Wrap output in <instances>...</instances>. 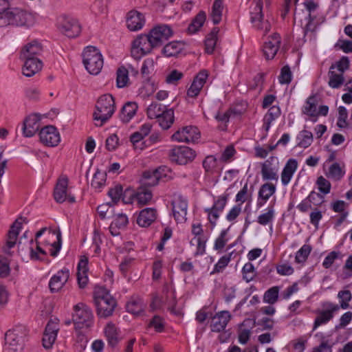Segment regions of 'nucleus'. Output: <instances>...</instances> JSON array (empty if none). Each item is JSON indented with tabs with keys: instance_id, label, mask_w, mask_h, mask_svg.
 <instances>
[{
	"instance_id": "338daca9",
	"label": "nucleus",
	"mask_w": 352,
	"mask_h": 352,
	"mask_svg": "<svg viewBox=\"0 0 352 352\" xmlns=\"http://www.w3.org/2000/svg\"><path fill=\"white\" fill-rule=\"evenodd\" d=\"M87 330H78L77 332V349L79 351H83L87 346L88 339L85 336V333Z\"/></svg>"
},
{
	"instance_id": "a18cd8bd",
	"label": "nucleus",
	"mask_w": 352,
	"mask_h": 352,
	"mask_svg": "<svg viewBox=\"0 0 352 352\" xmlns=\"http://www.w3.org/2000/svg\"><path fill=\"white\" fill-rule=\"evenodd\" d=\"M296 139L298 140V146L306 148L312 144L314 137L311 131L302 130L298 133Z\"/></svg>"
},
{
	"instance_id": "f03ea898",
	"label": "nucleus",
	"mask_w": 352,
	"mask_h": 352,
	"mask_svg": "<svg viewBox=\"0 0 352 352\" xmlns=\"http://www.w3.org/2000/svg\"><path fill=\"white\" fill-rule=\"evenodd\" d=\"M82 56L85 67L90 74L97 75L100 72L104 61L99 50L94 46H88L85 48Z\"/></svg>"
},
{
	"instance_id": "f8f14e48",
	"label": "nucleus",
	"mask_w": 352,
	"mask_h": 352,
	"mask_svg": "<svg viewBox=\"0 0 352 352\" xmlns=\"http://www.w3.org/2000/svg\"><path fill=\"white\" fill-rule=\"evenodd\" d=\"M27 223V218L20 217L18 219H16L15 221L12 223L8 233L6 244L3 248V252L6 254L11 255L10 249L13 248L16 245L18 235L19 234L20 230L22 228L23 223Z\"/></svg>"
},
{
	"instance_id": "2eb2a0df",
	"label": "nucleus",
	"mask_w": 352,
	"mask_h": 352,
	"mask_svg": "<svg viewBox=\"0 0 352 352\" xmlns=\"http://www.w3.org/2000/svg\"><path fill=\"white\" fill-rule=\"evenodd\" d=\"M148 34L151 43L156 47L162 45L173 35V30L167 25H159L151 29Z\"/></svg>"
},
{
	"instance_id": "de8ad7c7",
	"label": "nucleus",
	"mask_w": 352,
	"mask_h": 352,
	"mask_svg": "<svg viewBox=\"0 0 352 352\" xmlns=\"http://www.w3.org/2000/svg\"><path fill=\"white\" fill-rule=\"evenodd\" d=\"M182 50V45L180 43L173 41L166 44L164 47L162 52L166 56L170 57L177 56L179 53H180Z\"/></svg>"
},
{
	"instance_id": "e2e57ef3",
	"label": "nucleus",
	"mask_w": 352,
	"mask_h": 352,
	"mask_svg": "<svg viewBox=\"0 0 352 352\" xmlns=\"http://www.w3.org/2000/svg\"><path fill=\"white\" fill-rule=\"evenodd\" d=\"M129 223L128 217L123 213H118L113 215V224L119 230L124 229Z\"/></svg>"
},
{
	"instance_id": "7c9ffc66",
	"label": "nucleus",
	"mask_w": 352,
	"mask_h": 352,
	"mask_svg": "<svg viewBox=\"0 0 352 352\" xmlns=\"http://www.w3.org/2000/svg\"><path fill=\"white\" fill-rule=\"evenodd\" d=\"M88 258L82 256L78 264L77 279L79 287L84 288L88 283Z\"/></svg>"
},
{
	"instance_id": "cd10ccee",
	"label": "nucleus",
	"mask_w": 352,
	"mask_h": 352,
	"mask_svg": "<svg viewBox=\"0 0 352 352\" xmlns=\"http://www.w3.org/2000/svg\"><path fill=\"white\" fill-rule=\"evenodd\" d=\"M40 118L37 114H32L23 122V131L25 137H32L40 127Z\"/></svg>"
},
{
	"instance_id": "f3484780",
	"label": "nucleus",
	"mask_w": 352,
	"mask_h": 352,
	"mask_svg": "<svg viewBox=\"0 0 352 352\" xmlns=\"http://www.w3.org/2000/svg\"><path fill=\"white\" fill-rule=\"evenodd\" d=\"M278 166L277 158L270 157L261 165V175L263 180L275 181L278 179Z\"/></svg>"
},
{
	"instance_id": "a211bd4d",
	"label": "nucleus",
	"mask_w": 352,
	"mask_h": 352,
	"mask_svg": "<svg viewBox=\"0 0 352 352\" xmlns=\"http://www.w3.org/2000/svg\"><path fill=\"white\" fill-rule=\"evenodd\" d=\"M153 47H155L151 43L149 34H141L133 41L131 53L133 56H135V54L139 52L141 53V55H145L151 52Z\"/></svg>"
},
{
	"instance_id": "09e8293b",
	"label": "nucleus",
	"mask_w": 352,
	"mask_h": 352,
	"mask_svg": "<svg viewBox=\"0 0 352 352\" xmlns=\"http://www.w3.org/2000/svg\"><path fill=\"white\" fill-rule=\"evenodd\" d=\"M206 19V14L205 12L200 11L190 24L188 31L191 33H195L198 31L204 25Z\"/></svg>"
},
{
	"instance_id": "dca6fc26",
	"label": "nucleus",
	"mask_w": 352,
	"mask_h": 352,
	"mask_svg": "<svg viewBox=\"0 0 352 352\" xmlns=\"http://www.w3.org/2000/svg\"><path fill=\"white\" fill-rule=\"evenodd\" d=\"M322 306L324 308H326V309L318 312L314 323L312 331H314L320 325L324 324L330 321L333 318V314L340 309L338 305L330 302L324 303Z\"/></svg>"
},
{
	"instance_id": "864d4df0",
	"label": "nucleus",
	"mask_w": 352,
	"mask_h": 352,
	"mask_svg": "<svg viewBox=\"0 0 352 352\" xmlns=\"http://www.w3.org/2000/svg\"><path fill=\"white\" fill-rule=\"evenodd\" d=\"M106 179V173L98 170L94 175V177L91 181V186L95 188L100 189L104 186Z\"/></svg>"
},
{
	"instance_id": "6e6d98bb",
	"label": "nucleus",
	"mask_w": 352,
	"mask_h": 352,
	"mask_svg": "<svg viewBox=\"0 0 352 352\" xmlns=\"http://www.w3.org/2000/svg\"><path fill=\"white\" fill-rule=\"evenodd\" d=\"M217 166V162L213 155L207 156L203 161V167L208 173H213Z\"/></svg>"
},
{
	"instance_id": "37998d69",
	"label": "nucleus",
	"mask_w": 352,
	"mask_h": 352,
	"mask_svg": "<svg viewBox=\"0 0 352 352\" xmlns=\"http://www.w3.org/2000/svg\"><path fill=\"white\" fill-rule=\"evenodd\" d=\"M302 113L311 117L318 116L317 99L315 96H311L307 99L302 107Z\"/></svg>"
},
{
	"instance_id": "2f4dec72",
	"label": "nucleus",
	"mask_w": 352,
	"mask_h": 352,
	"mask_svg": "<svg viewBox=\"0 0 352 352\" xmlns=\"http://www.w3.org/2000/svg\"><path fill=\"white\" fill-rule=\"evenodd\" d=\"M156 217V210L153 208H146L140 211L137 223L141 227H148L155 220Z\"/></svg>"
},
{
	"instance_id": "4be33fe9",
	"label": "nucleus",
	"mask_w": 352,
	"mask_h": 352,
	"mask_svg": "<svg viewBox=\"0 0 352 352\" xmlns=\"http://www.w3.org/2000/svg\"><path fill=\"white\" fill-rule=\"evenodd\" d=\"M126 27L130 31H139L144 27L146 19L144 14L132 10L129 11L126 17Z\"/></svg>"
},
{
	"instance_id": "f257e3e1",
	"label": "nucleus",
	"mask_w": 352,
	"mask_h": 352,
	"mask_svg": "<svg viewBox=\"0 0 352 352\" xmlns=\"http://www.w3.org/2000/svg\"><path fill=\"white\" fill-rule=\"evenodd\" d=\"M29 334L28 329L22 324L16 325L5 333V349L8 352H21Z\"/></svg>"
},
{
	"instance_id": "473e14b6",
	"label": "nucleus",
	"mask_w": 352,
	"mask_h": 352,
	"mask_svg": "<svg viewBox=\"0 0 352 352\" xmlns=\"http://www.w3.org/2000/svg\"><path fill=\"white\" fill-rule=\"evenodd\" d=\"M276 192V186L272 183L263 184L258 190L257 206L262 207Z\"/></svg>"
},
{
	"instance_id": "6e6552de",
	"label": "nucleus",
	"mask_w": 352,
	"mask_h": 352,
	"mask_svg": "<svg viewBox=\"0 0 352 352\" xmlns=\"http://www.w3.org/2000/svg\"><path fill=\"white\" fill-rule=\"evenodd\" d=\"M168 172L169 170L165 166L144 171L140 179L141 186L146 188L157 185L160 180L167 177Z\"/></svg>"
},
{
	"instance_id": "bb28decb",
	"label": "nucleus",
	"mask_w": 352,
	"mask_h": 352,
	"mask_svg": "<svg viewBox=\"0 0 352 352\" xmlns=\"http://www.w3.org/2000/svg\"><path fill=\"white\" fill-rule=\"evenodd\" d=\"M58 331V327L56 322L50 321L47 324L43 337V345L45 349L52 348L56 339Z\"/></svg>"
},
{
	"instance_id": "9d476101",
	"label": "nucleus",
	"mask_w": 352,
	"mask_h": 352,
	"mask_svg": "<svg viewBox=\"0 0 352 352\" xmlns=\"http://www.w3.org/2000/svg\"><path fill=\"white\" fill-rule=\"evenodd\" d=\"M228 197V194H223L219 196L214 201L213 205L211 208L204 209V212L207 213L208 221L212 227L216 226L217 219L227 204Z\"/></svg>"
},
{
	"instance_id": "0eeeda50",
	"label": "nucleus",
	"mask_w": 352,
	"mask_h": 352,
	"mask_svg": "<svg viewBox=\"0 0 352 352\" xmlns=\"http://www.w3.org/2000/svg\"><path fill=\"white\" fill-rule=\"evenodd\" d=\"M201 137L200 131L195 126H186L179 129L171 136L173 141L178 142L195 143Z\"/></svg>"
},
{
	"instance_id": "ddd939ff",
	"label": "nucleus",
	"mask_w": 352,
	"mask_h": 352,
	"mask_svg": "<svg viewBox=\"0 0 352 352\" xmlns=\"http://www.w3.org/2000/svg\"><path fill=\"white\" fill-rule=\"evenodd\" d=\"M10 23L13 26H31L34 23V16L20 8L9 9Z\"/></svg>"
},
{
	"instance_id": "39448f33",
	"label": "nucleus",
	"mask_w": 352,
	"mask_h": 352,
	"mask_svg": "<svg viewBox=\"0 0 352 352\" xmlns=\"http://www.w3.org/2000/svg\"><path fill=\"white\" fill-rule=\"evenodd\" d=\"M250 21L253 27L257 30L263 32L266 34L271 30V25L270 22L263 20V1L254 0L252 5L250 7Z\"/></svg>"
},
{
	"instance_id": "412c9836",
	"label": "nucleus",
	"mask_w": 352,
	"mask_h": 352,
	"mask_svg": "<svg viewBox=\"0 0 352 352\" xmlns=\"http://www.w3.org/2000/svg\"><path fill=\"white\" fill-rule=\"evenodd\" d=\"M135 192L131 189H126L123 192L122 186L118 184L114 189H111V204H116L122 198V201L124 204H132L135 201Z\"/></svg>"
},
{
	"instance_id": "603ef678",
	"label": "nucleus",
	"mask_w": 352,
	"mask_h": 352,
	"mask_svg": "<svg viewBox=\"0 0 352 352\" xmlns=\"http://www.w3.org/2000/svg\"><path fill=\"white\" fill-rule=\"evenodd\" d=\"M338 298L340 300V307L346 309L349 307V302L351 300L352 294L348 289H343L338 292Z\"/></svg>"
},
{
	"instance_id": "58836bf2",
	"label": "nucleus",
	"mask_w": 352,
	"mask_h": 352,
	"mask_svg": "<svg viewBox=\"0 0 352 352\" xmlns=\"http://www.w3.org/2000/svg\"><path fill=\"white\" fill-rule=\"evenodd\" d=\"M138 104L135 102H129L122 108L120 118L123 122H129L135 114Z\"/></svg>"
},
{
	"instance_id": "e433bc0d",
	"label": "nucleus",
	"mask_w": 352,
	"mask_h": 352,
	"mask_svg": "<svg viewBox=\"0 0 352 352\" xmlns=\"http://www.w3.org/2000/svg\"><path fill=\"white\" fill-rule=\"evenodd\" d=\"M223 10V3L222 0H214L210 13V18L214 24H219L221 21Z\"/></svg>"
},
{
	"instance_id": "680f3d73",
	"label": "nucleus",
	"mask_w": 352,
	"mask_h": 352,
	"mask_svg": "<svg viewBox=\"0 0 352 352\" xmlns=\"http://www.w3.org/2000/svg\"><path fill=\"white\" fill-rule=\"evenodd\" d=\"M316 184L319 191L322 194L327 195L330 192L331 187V183L323 176H320L318 177L316 180Z\"/></svg>"
},
{
	"instance_id": "c9c22d12",
	"label": "nucleus",
	"mask_w": 352,
	"mask_h": 352,
	"mask_svg": "<svg viewBox=\"0 0 352 352\" xmlns=\"http://www.w3.org/2000/svg\"><path fill=\"white\" fill-rule=\"evenodd\" d=\"M126 307L128 312L139 315L144 311L145 305L140 298L134 297L128 302Z\"/></svg>"
},
{
	"instance_id": "c85d7f7f",
	"label": "nucleus",
	"mask_w": 352,
	"mask_h": 352,
	"mask_svg": "<svg viewBox=\"0 0 352 352\" xmlns=\"http://www.w3.org/2000/svg\"><path fill=\"white\" fill-rule=\"evenodd\" d=\"M21 58L24 60L23 74L27 77H31L34 76L43 67V63L39 58Z\"/></svg>"
},
{
	"instance_id": "6ab92c4d",
	"label": "nucleus",
	"mask_w": 352,
	"mask_h": 352,
	"mask_svg": "<svg viewBox=\"0 0 352 352\" xmlns=\"http://www.w3.org/2000/svg\"><path fill=\"white\" fill-rule=\"evenodd\" d=\"M39 137L41 142L47 146H56L60 141L59 132L52 125L41 129Z\"/></svg>"
},
{
	"instance_id": "ea45409f",
	"label": "nucleus",
	"mask_w": 352,
	"mask_h": 352,
	"mask_svg": "<svg viewBox=\"0 0 352 352\" xmlns=\"http://www.w3.org/2000/svg\"><path fill=\"white\" fill-rule=\"evenodd\" d=\"M129 85V70L124 66H120L116 72V86L118 88H124Z\"/></svg>"
},
{
	"instance_id": "052dcab7",
	"label": "nucleus",
	"mask_w": 352,
	"mask_h": 352,
	"mask_svg": "<svg viewBox=\"0 0 352 352\" xmlns=\"http://www.w3.org/2000/svg\"><path fill=\"white\" fill-rule=\"evenodd\" d=\"M228 230H223L221 232L219 236L216 239L214 244V249L218 252H221L225 247L228 241L227 238Z\"/></svg>"
},
{
	"instance_id": "69168bd1",
	"label": "nucleus",
	"mask_w": 352,
	"mask_h": 352,
	"mask_svg": "<svg viewBox=\"0 0 352 352\" xmlns=\"http://www.w3.org/2000/svg\"><path fill=\"white\" fill-rule=\"evenodd\" d=\"M349 67V60L347 57L343 56L339 61L333 64L330 69L338 72L344 73Z\"/></svg>"
},
{
	"instance_id": "c03bdc74",
	"label": "nucleus",
	"mask_w": 352,
	"mask_h": 352,
	"mask_svg": "<svg viewBox=\"0 0 352 352\" xmlns=\"http://www.w3.org/2000/svg\"><path fill=\"white\" fill-rule=\"evenodd\" d=\"M166 106L153 102L146 109V114L150 119H157L166 110Z\"/></svg>"
},
{
	"instance_id": "4c0bfd02",
	"label": "nucleus",
	"mask_w": 352,
	"mask_h": 352,
	"mask_svg": "<svg viewBox=\"0 0 352 352\" xmlns=\"http://www.w3.org/2000/svg\"><path fill=\"white\" fill-rule=\"evenodd\" d=\"M42 52L41 45L34 41L23 47L21 52V58H29V54H41Z\"/></svg>"
},
{
	"instance_id": "8fccbe9b",
	"label": "nucleus",
	"mask_w": 352,
	"mask_h": 352,
	"mask_svg": "<svg viewBox=\"0 0 352 352\" xmlns=\"http://www.w3.org/2000/svg\"><path fill=\"white\" fill-rule=\"evenodd\" d=\"M275 212L273 207H268L267 212L257 217V222L261 226L272 224L274 219Z\"/></svg>"
},
{
	"instance_id": "bf43d9fd",
	"label": "nucleus",
	"mask_w": 352,
	"mask_h": 352,
	"mask_svg": "<svg viewBox=\"0 0 352 352\" xmlns=\"http://www.w3.org/2000/svg\"><path fill=\"white\" fill-rule=\"evenodd\" d=\"M347 118H348V112L346 109L343 107L340 106L338 107V118L337 121V126L339 128L343 129L346 128L348 126L347 122Z\"/></svg>"
},
{
	"instance_id": "1a4fd4ad",
	"label": "nucleus",
	"mask_w": 352,
	"mask_h": 352,
	"mask_svg": "<svg viewBox=\"0 0 352 352\" xmlns=\"http://www.w3.org/2000/svg\"><path fill=\"white\" fill-rule=\"evenodd\" d=\"M60 31L69 38L78 36L81 27L77 19L69 16H63L58 23Z\"/></svg>"
},
{
	"instance_id": "a19ab883",
	"label": "nucleus",
	"mask_w": 352,
	"mask_h": 352,
	"mask_svg": "<svg viewBox=\"0 0 352 352\" xmlns=\"http://www.w3.org/2000/svg\"><path fill=\"white\" fill-rule=\"evenodd\" d=\"M219 32V28H214L207 35L205 40L206 52L212 54L214 52L217 41V35Z\"/></svg>"
},
{
	"instance_id": "4d7b16f0",
	"label": "nucleus",
	"mask_w": 352,
	"mask_h": 352,
	"mask_svg": "<svg viewBox=\"0 0 352 352\" xmlns=\"http://www.w3.org/2000/svg\"><path fill=\"white\" fill-rule=\"evenodd\" d=\"M242 274L243 279L249 283L255 277V269L252 263H247L242 268Z\"/></svg>"
},
{
	"instance_id": "5fc2aeb1",
	"label": "nucleus",
	"mask_w": 352,
	"mask_h": 352,
	"mask_svg": "<svg viewBox=\"0 0 352 352\" xmlns=\"http://www.w3.org/2000/svg\"><path fill=\"white\" fill-rule=\"evenodd\" d=\"M231 256L232 253H230L221 257L218 262L215 264L213 270L210 272V274H214L222 272L230 263L231 260Z\"/></svg>"
},
{
	"instance_id": "13d9d810",
	"label": "nucleus",
	"mask_w": 352,
	"mask_h": 352,
	"mask_svg": "<svg viewBox=\"0 0 352 352\" xmlns=\"http://www.w3.org/2000/svg\"><path fill=\"white\" fill-rule=\"evenodd\" d=\"M311 251V248L309 245H303L296 252L295 260L297 263H304Z\"/></svg>"
},
{
	"instance_id": "c756f323",
	"label": "nucleus",
	"mask_w": 352,
	"mask_h": 352,
	"mask_svg": "<svg viewBox=\"0 0 352 352\" xmlns=\"http://www.w3.org/2000/svg\"><path fill=\"white\" fill-rule=\"evenodd\" d=\"M298 168V162L296 159H289L281 173V182L283 186H287L291 181L294 173Z\"/></svg>"
},
{
	"instance_id": "4468645a",
	"label": "nucleus",
	"mask_w": 352,
	"mask_h": 352,
	"mask_svg": "<svg viewBox=\"0 0 352 352\" xmlns=\"http://www.w3.org/2000/svg\"><path fill=\"white\" fill-rule=\"evenodd\" d=\"M68 178L61 177L58 179L54 190V197L56 202L63 203L68 201L69 203L75 202V197L68 192Z\"/></svg>"
},
{
	"instance_id": "0e129e2a",
	"label": "nucleus",
	"mask_w": 352,
	"mask_h": 352,
	"mask_svg": "<svg viewBox=\"0 0 352 352\" xmlns=\"http://www.w3.org/2000/svg\"><path fill=\"white\" fill-rule=\"evenodd\" d=\"M166 303L168 305V309L173 314L179 316L181 314V311L179 309H176V296L175 292H171L169 294H167L166 296Z\"/></svg>"
},
{
	"instance_id": "72a5a7b5",
	"label": "nucleus",
	"mask_w": 352,
	"mask_h": 352,
	"mask_svg": "<svg viewBox=\"0 0 352 352\" xmlns=\"http://www.w3.org/2000/svg\"><path fill=\"white\" fill-rule=\"evenodd\" d=\"M254 324V322H252L250 319L245 320L239 331V342L242 344H246L250 340L251 336V329Z\"/></svg>"
},
{
	"instance_id": "b1692460",
	"label": "nucleus",
	"mask_w": 352,
	"mask_h": 352,
	"mask_svg": "<svg viewBox=\"0 0 352 352\" xmlns=\"http://www.w3.org/2000/svg\"><path fill=\"white\" fill-rule=\"evenodd\" d=\"M231 314L228 311H221L217 312L212 318V323L210 325L211 330L214 332H221L223 331L231 319Z\"/></svg>"
},
{
	"instance_id": "393cba45",
	"label": "nucleus",
	"mask_w": 352,
	"mask_h": 352,
	"mask_svg": "<svg viewBox=\"0 0 352 352\" xmlns=\"http://www.w3.org/2000/svg\"><path fill=\"white\" fill-rule=\"evenodd\" d=\"M69 270L64 268L54 274L50 280L49 287L52 292H58L68 280Z\"/></svg>"
},
{
	"instance_id": "a878e982",
	"label": "nucleus",
	"mask_w": 352,
	"mask_h": 352,
	"mask_svg": "<svg viewBox=\"0 0 352 352\" xmlns=\"http://www.w3.org/2000/svg\"><path fill=\"white\" fill-rule=\"evenodd\" d=\"M208 76L207 72L203 70L195 77L190 87L187 91L188 97L194 98L199 95L200 91L206 82Z\"/></svg>"
},
{
	"instance_id": "f704fd0d",
	"label": "nucleus",
	"mask_w": 352,
	"mask_h": 352,
	"mask_svg": "<svg viewBox=\"0 0 352 352\" xmlns=\"http://www.w3.org/2000/svg\"><path fill=\"white\" fill-rule=\"evenodd\" d=\"M157 120L162 129H168L175 121L173 109L166 108L164 112Z\"/></svg>"
},
{
	"instance_id": "20e7f679",
	"label": "nucleus",
	"mask_w": 352,
	"mask_h": 352,
	"mask_svg": "<svg viewBox=\"0 0 352 352\" xmlns=\"http://www.w3.org/2000/svg\"><path fill=\"white\" fill-rule=\"evenodd\" d=\"M97 314L100 318H107L110 316V294L107 288L96 286L94 292Z\"/></svg>"
},
{
	"instance_id": "aec40b11",
	"label": "nucleus",
	"mask_w": 352,
	"mask_h": 352,
	"mask_svg": "<svg viewBox=\"0 0 352 352\" xmlns=\"http://www.w3.org/2000/svg\"><path fill=\"white\" fill-rule=\"evenodd\" d=\"M173 214L177 223H184L186 220L188 201L182 196L175 197L173 202Z\"/></svg>"
},
{
	"instance_id": "423d86ee",
	"label": "nucleus",
	"mask_w": 352,
	"mask_h": 352,
	"mask_svg": "<svg viewBox=\"0 0 352 352\" xmlns=\"http://www.w3.org/2000/svg\"><path fill=\"white\" fill-rule=\"evenodd\" d=\"M95 125L102 126L110 118V95L104 94L96 102V110L93 114Z\"/></svg>"
},
{
	"instance_id": "49530a36",
	"label": "nucleus",
	"mask_w": 352,
	"mask_h": 352,
	"mask_svg": "<svg viewBox=\"0 0 352 352\" xmlns=\"http://www.w3.org/2000/svg\"><path fill=\"white\" fill-rule=\"evenodd\" d=\"M329 85L334 89L339 88L344 82L343 74L329 69Z\"/></svg>"
},
{
	"instance_id": "3c124183",
	"label": "nucleus",
	"mask_w": 352,
	"mask_h": 352,
	"mask_svg": "<svg viewBox=\"0 0 352 352\" xmlns=\"http://www.w3.org/2000/svg\"><path fill=\"white\" fill-rule=\"evenodd\" d=\"M278 287H272L267 289L263 296V301L270 305L276 303L278 298Z\"/></svg>"
},
{
	"instance_id": "5701e85b",
	"label": "nucleus",
	"mask_w": 352,
	"mask_h": 352,
	"mask_svg": "<svg viewBox=\"0 0 352 352\" xmlns=\"http://www.w3.org/2000/svg\"><path fill=\"white\" fill-rule=\"evenodd\" d=\"M280 44V36L277 33L271 35L265 42L263 51L267 59H272L276 54Z\"/></svg>"
},
{
	"instance_id": "79ce46f5",
	"label": "nucleus",
	"mask_w": 352,
	"mask_h": 352,
	"mask_svg": "<svg viewBox=\"0 0 352 352\" xmlns=\"http://www.w3.org/2000/svg\"><path fill=\"white\" fill-rule=\"evenodd\" d=\"M135 201L140 206L148 204L153 197L151 191L142 186L138 188V191L135 192Z\"/></svg>"
},
{
	"instance_id": "7ed1b4c3",
	"label": "nucleus",
	"mask_w": 352,
	"mask_h": 352,
	"mask_svg": "<svg viewBox=\"0 0 352 352\" xmlns=\"http://www.w3.org/2000/svg\"><path fill=\"white\" fill-rule=\"evenodd\" d=\"M74 313L72 320L76 331L88 330L93 324V314L91 310L84 303H78L74 307Z\"/></svg>"
},
{
	"instance_id": "9b49d317",
	"label": "nucleus",
	"mask_w": 352,
	"mask_h": 352,
	"mask_svg": "<svg viewBox=\"0 0 352 352\" xmlns=\"http://www.w3.org/2000/svg\"><path fill=\"white\" fill-rule=\"evenodd\" d=\"M195 152L190 148L184 146H177L170 151L171 161L180 165L186 164L195 157Z\"/></svg>"
},
{
	"instance_id": "774afa93",
	"label": "nucleus",
	"mask_w": 352,
	"mask_h": 352,
	"mask_svg": "<svg viewBox=\"0 0 352 352\" xmlns=\"http://www.w3.org/2000/svg\"><path fill=\"white\" fill-rule=\"evenodd\" d=\"M292 72L289 66H284L280 71V74L278 77L279 82L280 84H289L292 80Z\"/></svg>"
}]
</instances>
